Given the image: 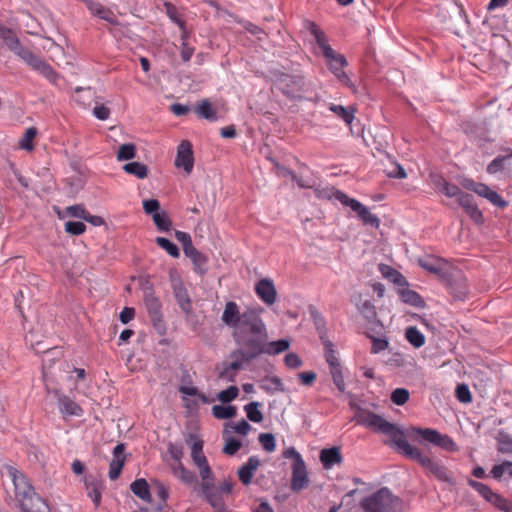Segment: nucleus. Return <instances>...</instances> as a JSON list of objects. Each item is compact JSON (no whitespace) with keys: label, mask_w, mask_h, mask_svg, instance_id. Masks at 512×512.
<instances>
[{"label":"nucleus","mask_w":512,"mask_h":512,"mask_svg":"<svg viewBox=\"0 0 512 512\" xmlns=\"http://www.w3.org/2000/svg\"><path fill=\"white\" fill-rule=\"evenodd\" d=\"M7 474L14 484L15 500L24 512H50L46 501L35 492L22 472L9 466Z\"/></svg>","instance_id":"1"},{"label":"nucleus","mask_w":512,"mask_h":512,"mask_svg":"<svg viewBox=\"0 0 512 512\" xmlns=\"http://www.w3.org/2000/svg\"><path fill=\"white\" fill-rule=\"evenodd\" d=\"M266 325L259 313L254 309L242 312V320L235 327L232 336L238 345L250 351L256 346V342L266 337Z\"/></svg>","instance_id":"2"},{"label":"nucleus","mask_w":512,"mask_h":512,"mask_svg":"<svg viewBox=\"0 0 512 512\" xmlns=\"http://www.w3.org/2000/svg\"><path fill=\"white\" fill-rule=\"evenodd\" d=\"M354 421L376 433H382L390 437L391 446L395 445L399 450V443L405 441V432L398 425L385 420L382 416L363 409L354 404Z\"/></svg>","instance_id":"3"},{"label":"nucleus","mask_w":512,"mask_h":512,"mask_svg":"<svg viewBox=\"0 0 512 512\" xmlns=\"http://www.w3.org/2000/svg\"><path fill=\"white\" fill-rule=\"evenodd\" d=\"M398 452L408 459L417 462L438 480L444 482H449L451 480L448 470L444 465L434 461L429 456L424 455L419 448L412 446L407 440L399 443Z\"/></svg>","instance_id":"4"},{"label":"nucleus","mask_w":512,"mask_h":512,"mask_svg":"<svg viewBox=\"0 0 512 512\" xmlns=\"http://www.w3.org/2000/svg\"><path fill=\"white\" fill-rule=\"evenodd\" d=\"M402 504V500L393 495L387 487L380 488L360 502V506L365 512H400Z\"/></svg>","instance_id":"5"},{"label":"nucleus","mask_w":512,"mask_h":512,"mask_svg":"<svg viewBox=\"0 0 512 512\" xmlns=\"http://www.w3.org/2000/svg\"><path fill=\"white\" fill-rule=\"evenodd\" d=\"M408 435L410 437H415V439H418L419 437L422 441L433 444L448 452H455L458 450L456 443L449 435L441 434L438 430L433 428L411 426L408 429Z\"/></svg>","instance_id":"6"},{"label":"nucleus","mask_w":512,"mask_h":512,"mask_svg":"<svg viewBox=\"0 0 512 512\" xmlns=\"http://www.w3.org/2000/svg\"><path fill=\"white\" fill-rule=\"evenodd\" d=\"M442 284L454 300L463 301L469 294L467 278L460 269H447L441 278Z\"/></svg>","instance_id":"7"},{"label":"nucleus","mask_w":512,"mask_h":512,"mask_svg":"<svg viewBox=\"0 0 512 512\" xmlns=\"http://www.w3.org/2000/svg\"><path fill=\"white\" fill-rule=\"evenodd\" d=\"M268 333L266 337L260 339L255 344L256 346L250 351L238 350L235 354H240L245 361H251L257 358L261 354L278 355L290 347V342L286 339H280L277 341L268 342Z\"/></svg>","instance_id":"8"},{"label":"nucleus","mask_w":512,"mask_h":512,"mask_svg":"<svg viewBox=\"0 0 512 512\" xmlns=\"http://www.w3.org/2000/svg\"><path fill=\"white\" fill-rule=\"evenodd\" d=\"M459 183L464 189L472 191L478 196L487 199L491 204L500 209H505L508 206V202L485 183L476 182L467 177L460 179Z\"/></svg>","instance_id":"9"},{"label":"nucleus","mask_w":512,"mask_h":512,"mask_svg":"<svg viewBox=\"0 0 512 512\" xmlns=\"http://www.w3.org/2000/svg\"><path fill=\"white\" fill-rule=\"evenodd\" d=\"M460 127L467 137L477 141V146L482 150L483 154H485V143L494 142V139L489 136L490 129L486 120L481 122L465 120L461 122Z\"/></svg>","instance_id":"10"},{"label":"nucleus","mask_w":512,"mask_h":512,"mask_svg":"<svg viewBox=\"0 0 512 512\" xmlns=\"http://www.w3.org/2000/svg\"><path fill=\"white\" fill-rule=\"evenodd\" d=\"M324 345V356L327 361V363L330 366V372L333 377V381L335 385L337 386L338 390L343 392L345 390V382L344 377L342 374L341 365L339 363V360L336 356V352L333 349V344L326 340L323 342Z\"/></svg>","instance_id":"11"},{"label":"nucleus","mask_w":512,"mask_h":512,"mask_svg":"<svg viewBox=\"0 0 512 512\" xmlns=\"http://www.w3.org/2000/svg\"><path fill=\"white\" fill-rule=\"evenodd\" d=\"M358 310L365 320L364 331L371 330L373 333L384 332V326L377 317L376 308L370 301H364L358 306Z\"/></svg>","instance_id":"12"},{"label":"nucleus","mask_w":512,"mask_h":512,"mask_svg":"<svg viewBox=\"0 0 512 512\" xmlns=\"http://www.w3.org/2000/svg\"><path fill=\"white\" fill-rule=\"evenodd\" d=\"M175 166L183 168L187 174H190L194 167V156L192 145L188 140H183L177 148Z\"/></svg>","instance_id":"13"},{"label":"nucleus","mask_w":512,"mask_h":512,"mask_svg":"<svg viewBox=\"0 0 512 512\" xmlns=\"http://www.w3.org/2000/svg\"><path fill=\"white\" fill-rule=\"evenodd\" d=\"M255 293L258 298L266 305L271 306L276 302L277 290L273 281L269 278H263L255 284Z\"/></svg>","instance_id":"14"},{"label":"nucleus","mask_w":512,"mask_h":512,"mask_svg":"<svg viewBox=\"0 0 512 512\" xmlns=\"http://www.w3.org/2000/svg\"><path fill=\"white\" fill-rule=\"evenodd\" d=\"M144 303L151 320L155 324L156 322H159L162 317V305L158 297L155 296L154 290L151 287H147L144 289Z\"/></svg>","instance_id":"15"},{"label":"nucleus","mask_w":512,"mask_h":512,"mask_svg":"<svg viewBox=\"0 0 512 512\" xmlns=\"http://www.w3.org/2000/svg\"><path fill=\"white\" fill-rule=\"evenodd\" d=\"M309 484L306 465L304 461L293 463L292 466V479L291 488L293 491H300L305 489Z\"/></svg>","instance_id":"16"},{"label":"nucleus","mask_w":512,"mask_h":512,"mask_svg":"<svg viewBox=\"0 0 512 512\" xmlns=\"http://www.w3.org/2000/svg\"><path fill=\"white\" fill-rule=\"evenodd\" d=\"M324 57L333 74L339 80L348 82L349 78L343 71L344 67H346L348 64L346 58L342 54L337 53L335 50H332V55Z\"/></svg>","instance_id":"17"},{"label":"nucleus","mask_w":512,"mask_h":512,"mask_svg":"<svg viewBox=\"0 0 512 512\" xmlns=\"http://www.w3.org/2000/svg\"><path fill=\"white\" fill-rule=\"evenodd\" d=\"M221 320L229 328H232L233 330L235 329L242 320V313L240 312L239 306L236 302L228 301L225 304Z\"/></svg>","instance_id":"18"},{"label":"nucleus","mask_w":512,"mask_h":512,"mask_svg":"<svg viewBox=\"0 0 512 512\" xmlns=\"http://www.w3.org/2000/svg\"><path fill=\"white\" fill-rule=\"evenodd\" d=\"M124 451L125 446L122 443L117 444L113 449V459L110 462L108 473L111 480H116L123 469L125 462V458L123 456Z\"/></svg>","instance_id":"19"},{"label":"nucleus","mask_w":512,"mask_h":512,"mask_svg":"<svg viewBox=\"0 0 512 512\" xmlns=\"http://www.w3.org/2000/svg\"><path fill=\"white\" fill-rule=\"evenodd\" d=\"M58 396V406L59 411L63 415L64 418L68 416H81L83 413V409L69 396L64 394H59L56 391Z\"/></svg>","instance_id":"20"},{"label":"nucleus","mask_w":512,"mask_h":512,"mask_svg":"<svg viewBox=\"0 0 512 512\" xmlns=\"http://www.w3.org/2000/svg\"><path fill=\"white\" fill-rule=\"evenodd\" d=\"M306 28L314 36L319 48L322 50L323 56L332 55L333 49L328 43V38L325 32L315 22L311 21L307 22Z\"/></svg>","instance_id":"21"},{"label":"nucleus","mask_w":512,"mask_h":512,"mask_svg":"<svg viewBox=\"0 0 512 512\" xmlns=\"http://www.w3.org/2000/svg\"><path fill=\"white\" fill-rule=\"evenodd\" d=\"M315 194L320 199L335 200L346 206H352V200L346 194L331 186L317 187L315 188Z\"/></svg>","instance_id":"22"},{"label":"nucleus","mask_w":512,"mask_h":512,"mask_svg":"<svg viewBox=\"0 0 512 512\" xmlns=\"http://www.w3.org/2000/svg\"><path fill=\"white\" fill-rule=\"evenodd\" d=\"M202 491L215 512H228L224 503V496L219 489H216L213 485L206 486V489Z\"/></svg>","instance_id":"23"},{"label":"nucleus","mask_w":512,"mask_h":512,"mask_svg":"<svg viewBox=\"0 0 512 512\" xmlns=\"http://www.w3.org/2000/svg\"><path fill=\"white\" fill-rule=\"evenodd\" d=\"M354 213L357 214L358 218L362 221L363 225L377 229L380 225L379 218L372 214L369 209L364 206L361 202L354 199Z\"/></svg>","instance_id":"24"},{"label":"nucleus","mask_w":512,"mask_h":512,"mask_svg":"<svg viewBox=\"0 0 512 512\" xmlns=\"http://www.w3.org/2000/svg\"><path fill=\"white\" fill-rule=\"evenodd\" d=\"M259 466L260 460L256 456L249 457L248 461L238 469L239 480L244 485H249Z\"/></svg>","instance_id":"25"},{"label":"nucleus","mask_w":512,"mask_h":512,"mask_svg":"<svg viewBox=\"0 0 512 512\" xmlns=\"http://www.w3.org/2000/svg\"><path fill=\"white\" fill-rule=\"evenodd\" d=\"M320 461L325 469H331L342 462L340 449L337 447L325 448L320 451Z\"/></svg>","instance_id":"26"},{"label":"nucleus","mask_w":512,"mask_h":512,"mask_svg":"<svg viewBox=\"0 0 512 512\" xmlns=\"http://www.w3.org/2000/svg\"><path fill=\"white\" fill-rule=\"evenodd\" d=\"M379 271L381 272L382 276L395 285L399 287H407L409 285L407 279L403 276L402 273H400L395 268L387 265V264H379L378 266Z\"/></svg>","instance_id":"27"},{"label":"nucleus","mask_w":512,"mask_h":512,"mask_svg":"<svg viewBox=\"0 0 512 512\" xmlns=\"http://www.w3.org/2000/svg\"><path fill=\"white\" fill-rule=\"evenodd\" d=\"M130 490L142 501L148 503L152 501L150 486L144 478H139L133 481L130 484Z\"/></svg>","instance_id":"28"},{"label":"nucleus","mask_w":512,"mask_h":512,"mask_svg":"<svg viewBox=\"0 0 512 512\" xmlns=\"http://www.w3.org/2000/svg\"><path fill=\"white\" fill-rule=\"evenodd\" d=\"M398 294L400 296V299L405 304L414 306L416 308H424L426 306V303L422 296L414 290L403 287L398 290Z\"/></svg>","instance_id":"29"},{"label":"nucleus","mask_w":512,"mask_h":512,"mask_svg":"<svg viewBox=\"0 0 512 512\" xmlns=\"http://www.w3.org/2000/svg\"><path fill=\"white\" fill-rule=\"evenodd\" d=\"M85 487L88 497L92 500L95 507L98 508L102 499V485L94 479L85 477Z\"/></svg>","instance_id":"30"},{"label":"nucleus","mask_w":512,"mask_h":512,"mask_svg":"<svg viewBox=\"0 0 512 512\" xmlns=\"http://www.w3.org/2000/svg\"><path fill=\"white\" fill-rule=\"evenodd\" d=\"M367 338L371 340V353L378 354L389 346V341L386 337H382V333H373L371 330L363 331Z\"/></svg>","instance_id":"31"},{"label":"nucleus","mask_w":512,"mask_h":512,"mask_svg":"<svg viewBox=\"0 0 512 512\" xmlns=\"http://www.w3.org/2000/svg\"><path fill=\"white\" fill-rule=\"evenodd\" d=\"M385 158L389 162V167H384L383 172L388 178L404 179L407 177L405 169L392 159L389 154H385Z\"/></svg>","instance_id":"32"},{"label":"nucleus","mask_w":512,"mask_h":512,"mask_svg":"<svg viewBox=\"0 0 512 512\" xmlns=\"http://www.w3.org/2000/svg\"><path fill=\"white\" fill-rule=\"evenodd\" d=\"M195 112L204 119H207L209 121H215L217 119L216 111L212 107L209 100L204 99L201 100L197 106L195 107Z\"/></svg>","instance_id":"33"},{"label":"nucleus","mask_w":512,"mask_h":512,"mask_svg":"<svg viewBox=\"0 0 512 512\" xmlns=\"http://www.w3.org/2000/svg\"><path fill=\"white\" fill-rule=\"evenodd\" d=\"M0 38L3 39L6 46L13 52L21 43L16 34L8 27L0 24Z\"/></svg>","instance_id":"34"},{"label":"nucleus","mask_w":512,"mask_h":512,"mask_svg":"<svg viewBox=\"0 0 512 512\" xmlns=\"http://www.w3.org/2000/svg\"><path fill=\"white\" fill-rule=\"evenodd\" d=\"M174 295L181 310L189 314L191 312V300L187 290L182 286L176 287L174 289Z\"/></svg>","instance_id":"35"},{"label":"nucleus","mask_w":512,"mask_h":512,"mask_svg":"<svg viewBox=\"0 0 512 512\" xmlns=\"http://www.w3.org/2000/svg\"><path fill=\"white\" fill-rule=\"evenodd\" d=\"M405 338L414 348H420L425 344V336L415 326L406 328Z\"/></svg>","instance_id":"36"},{"label":"nucleus","mask_w":512,"mask_h":512,"mask_svg":"<svg viewBox=\"0 0 512 512\" xmlns=\"http://www.w3.org/2000/svg\"><path fill=\"white\" fill-rule=\"evenodd\" d=\"M123 170L138 179H144L148 176V167L140 162H130L123 166Z\"/></svg>","instance_id":"37"},{"label":"nucleus","mask_w":512,"mask_h":512,"mask_svg":"<svg viewBox=\"0 0 512 512\" xmlns=\"http://www.w3.org/2000/svg\"><path fill=\"white\" fill-rule=\"evenodd\" d=\"M88 9L93 15L98 16L109 23L115 22L114 13L109 8L104 7L98 2H94Z\"/></svg>","instance_id":"38"},{"label":"nucleus","mask_w":512,"mask_h":512,"mask_svg":"<svg viewBox=\"0 0 512 512\" xmlns=\"http://www.w3.org/2000/svg\"><path fill=\"white\" fill-rule=\"evenodd\" d=\"M497 451L502 454L512 453V437L504 430H499L496 436Z\"/></svg>","instance_id":"39"},{"label":"nucleus","mask_w":512,"mask_h":512,"mask_svg":"<svg viewBox=\"0 0 512 512\" xmlns=\"http://www.w3.org/2000/svg\"><path fill=\"white\" fill-rule=\"evenodd\" d=\"M38 131L35 127H29L26 129L24 135L19 141V147L26 151H32L34 149L33 141Z\"/></svg>","instance_id":"40"},{"label":"nucleus","mask_w":512,"mask_h":512,"mask_svg":"<svg viewBox=\"0 0 512 512\" xmlns=\"http://www.w3.org/2000/svg\"><path fill=\"white\" fill-rule=\"evenodd\" d=\"M467 484L474 489L481 497H483L487 502L491 501V496L493 495L494 491L492 489L479 481L468 479Z\"/></svg>","instance_id":"41"},{"label":"nucleus","mask_w":512,"mask_h":512,"mask_svg":"<svg viewBox=\"0 0 512 512\" xmlns=\"http://www.w3.org/2000/svg\"><path fill=\"white\" fill-rule=\"evenodd\" d=\"M261 404L259 402H250L244 406V410L246 412L247 418L254 422L259 423L263 420V414L259 410Z\"/></svg>","instance_id":"42"},{"label":"nucleus","mask_w":512,"mask_h":512,"mask_svg":"<svg viewBox=\"0 0 512 512\" xmlns=\"http://www.w3.org/2000/svg\"><path fill=\"white\" fill-rule=\"evenodd\" d=\"M212 413L217 419H230L236 415L237 409L234 406L214 405Z\"/></svg>","instance_id":"43"},{"label":"nucleus","mask_w":512,"mask_h":512,"mask_svg":"<svg viewBox=\"0 0 512 512\" xmlns=\"http://www.w3.org/2000/svg\"><path fill=\"white\" fill-rule=\"evenodd\" d=\"M509 156L498 155L486 167V171L490 175H495L505 169Z\"/></svg>","instance_id":"44"},{"label":"nucleus","mask_w":512,"mask_h":512,"mask_svg":"<svg viewBox=\"0 0 512 512\" xmlns=\"http://www.w3.org/2000/svg\"><path fill=\"white\" fill-rule=\"evenodd\" d=\"M488 503L492 504L500 511L512 512V502L496 492L493 493L491 501H488Z\"/></svg>","instance_id":"45"},{"label":"nucleus","mask_w":512,"mask_h":512,"mask_svg":"<svg viewBox=\"0 0 512 512\" xmlns=\"http://www.w3.org/2000/svg\"><path fill=\"white\" fill-rule=\"evenodd\" d=\"M152 219L159 231L168 232L170 230L172 223L166 212L154 213Z\"/></svg>","instance_id":"46"},{"label":"nucleus","mask_w":512,"mask_h":512,"mask_svg":"<svg viewBox=\"0 0 512 512\" xmlns=\"http://www.w3.org/2000/svg\"><path fill=\"white\" fill-rule=\"evenodd\" d=\"M410 392L406 388H396L391 392L390 400L397 406H403L408 402Z\"/></svg>","instance_id":"47"},{"label":"nucleus","mask_w":512,"mask_h":512,"mask_svg":"<svg viewBox=\"0 0 512 512\" xmlns=\"http://www.w3.org/2000/svg\"><path fill=\"white\" fill-rule=\"evenodd\" d=\"M136 146L132 143L123 144L119 147L116 158L118 161H125L135 158Z\"/></svg>","instance_id":"48"},{"label":"nucleus","mask_w":512,"mask_h":512,"mask_svg":"<svg viewBox=\"0 0 512 512\" xmlns=\"http://www.w3.org/2000/svg\"><path fill=\"white\" fill-rule=\"evenodd\" d=\"M155 242L157 243V245L159 247L164 249L170 256H172L174 258H178L180 256L178 247L173 242H171L169 239L164 238V237H157L155 239Z\"/></svg>","instance_id":"49"},{"label":"nucleus","mask_w":512,"mask_h":512,"mask_svg":"<svg viewBox=\"0 0 512 512\" xmlns=\"http://www.w3.org/2000/svg\"><path fill=\"white\" fill-rule=\"evenodd\" d=\"M164 6L167 16L172 20V22L177 24L185 34V22L180 17L177 8L169 2H165Z\"/></svg>","instance_id":"50"},{"label":"nucleus","mask_w":512,"mask_h":512,"mask_svg":"<svg viewBox=\"0 0 512 512\" xmlns=\"http://www.w3.org/2000/svg\"><path fill=\"white\" fill-rule=\"evenodd\" d=\"M37 72H39L42 76H44L52 84H54V85L59 84L58 82L60 80V76L52 68V66L49 65L48 63L44 62L43 64H41V66Z\"/></svg>","instance_id":"51"},{"label":"nucleus","mask_w":512,"mask_h":512,"mask_svg":"<svg viewBox=\"0 0 512 512\" xmlns=\"http://www.w3.org/2000/svg\"><path fill=\"white\" fill-rule=\"evenodd\" d=\"M455 396L461 403L468 404L472 402V394L467 384L461 383L456 386Z\"/></svg>","instance_id":"52"},{"label":"nucleus","mask_w":512,"mask_h":512,"mask_svg":"<svg viewBox=\"0 0 512 512\" xmlns=\"http://www.w3.org/2000/svg\"><path fill=\"white\" fill-rule=\"evenodd\" d=\"M184 254L190 258L193 264L200 268L206 263V258L192 245L184 250Z\"/></svg>","instance_id":"53"},{"label":"nucleus","mask_w":512,"mask_h":512,"mask_svg":"<svg viewBox=\"0 0 512 512\" xmlns=\"http://www.w3.org/2000/svg\"><path fill=\"white\" fill-rule=\"evenodd\" d=\"M200 476L202 478L201 488L202 490L206 489V486H213V477L212 471L208 465V463L198 466Z\"/></svg>","instance_id":"54"},{"label":"nucleus","mask_w":512,"mask_h":512,"mask_svg":"<svg viewBox=\"0 0 512 512\" xmlns=\"http://www.w3.org/2000/svg\"><path fill=\"white\" fill-rule=\"evenodd\" d=\"M329 110L342 118L348 125L352 123V112L349 109L341 105L330 104Z\"/></svg>","instance_id":"55"},{"label":"nucleus","mask_w":512,"mask_h":512,"mask_svg":"<svg viewBox=\"0 0 512 512\" xmlns=\"http://www.w3.org/2000/svg\"><path fill=\"white\" fill-rule=\"evenodd\" d=\"M263 449L267 452H273L276 448L275 437L271 433H261L258 438Z\"/></svg>","instance_id":"56"},{"label":"nucleus","mask_w":512,"mask_h":512,"mask_svg":"<svg viewBox=\"0 0 512 512\" xmlns=\"http://www.w3.org/2000/svg\"><path fill=\"white\" fill-rule=\"evenodd\" d=\"M464 211L476 224L481 225L484 223L485 219L483 213L479 210L475 202L464 208Z\"/></svg>","instance_id":"57"},{"label":"nucleus","mask_w":512,"mask_h":512,"mask_svg":"<svg viewBox=\"0 0 512 512\" xmlns=\"http://www.w3.org/2000/svg\"><path fill=\"white\" fill-rule=\"evenodd\" d=\"M239 394V389L237 386H230L227 389L221 391L218 394V400L222 403H229L234 400Z\"/></svg>","instance_id":"58"},{"label":"nucleus","mask_w":512,"mask_h":512,"mask_svg":"<svg viewBox=\"0 0 512 512\" xmlns=\"http://www.w3.org/2000/svg\"><path fill=\"white\" fill-rule=\"evenodd\" d=\"M86 225L80 221H68L65 223V231L71 235H81L85 232Z\"/></svg>","instance_id":"59"},{"label":"nucleus","mask_w":512,"mask_h":512,"mask_svg":"<svg viewBox=\"0 0 512 512\" xmlns=\"http://www.w3.org/2000/svg\"><path fill=\"white\" fill-rule=\"evenodd\" d=\"M152 489L156 493L157 497L160 499L161 503L165 504L169 496L167 487L159 481H153Z\"/></svg>","instance_id":"60"},{"label":"nucleus","mask_w":512,"mask_h":512,"mask_svg":"<svg viewBox=\"0 0 512 512\" xmlns=\"http://www.w3.org/2000/svg\"><path fill=\"white\" fill-rule=\"evenodd\" d=\"M227 427L231 428L233 432L240 435H247L248 432L251 430V425L244 419L235 424H227Z\"/></svg>","instance_id":"61"},{"label":"nucleus","mask_w":512,"mask_h":512,"mask_svg":"<svg viewBox=\"0 0 512 512\" xmlns=\"http://www.w3.org/2000/svg\"><path fill=\"white\" fill-rule=\"evenodd\" d=\"M418 263H419L421 268H423L424 270H426V271H428L430 273H433V274L437 275L440 280L443 277V274L447 270V269H442V268L436 267L435 265H433V264H431L428 261L423 260V259H419Z\"/></svg>","instance_id":"62"},{"label":"nucleus","mask_w":512,"mask_h":512,"mask_svg":"<svg viewBox=\"0 0 512 512\" xmlns=\"http://www.w3.org/2000/svg\"><path fill=\"white\" fill-rule=\"evenodd\" d=\"M241 447V442L235 438L226 439L223 452L227 455H234Z\"/></svg>","instance_id":"63"},{"label":"nucleus","mask_w":512,"mask_h":512,"mask_svg":"<svg viewBox=\"0 0 512 512\" xmlns=\"http://www.w3.org/2000/svg\"><path fill=\"white\" fill-rule=\"evenodd\" d=\"M13 52L27 64H29L30 61H32L35 56V54L32 51L23 47L22 44H20Z\"/></svg>","instance_id":"64"}]
</instances>
